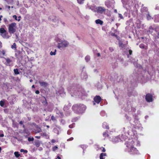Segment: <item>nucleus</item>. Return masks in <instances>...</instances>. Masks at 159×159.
I'll return each instance as SVG.
<instances>
[{"label": "nucleus", "mask_w": 159, "mask_h": 159, "mask_svg": "<svg viewBox=\"0 0 159 159\" xmlns=\"http://www.w3.org/2000/svg\"><path fill=\"white\" fill-rule=\"evenodd\" d=\"M85 59L86 62H88L89 60V56H86L85 58Z\"/></svg>", "instance_id": "nucleus-37"}, {"label": "nucleus", "mask_w": 159, "mask_h": 159, "mask_svg": "<svg viewBox=\"0 0 159 159\" xmlns=\"http://www.w3.org/2000/svg\"><path fill=\"white\" fill-rule=\"evenodd\" d=\"M75 125V123H73L72 124L70 125H69V127L70 128H72L74 127V125Z\"/></svg>", "instance_id": "nucleus-44"}, {"label": "nucleus", "mask_w": 159, "mask_h": 159, "mask_svg": "<svg viewBox=\"0 0 159 159\" xmlns=\"http://www.w3.org/2000/svg\"><path fill=\"white\" fill-rule=\"evenodd\" d=\"M95 22L97 24H99L102 25V24L103 22L100 19H98L95 20Z\"/></svg>", "instance_id": "nucleus-24"}, {"label": "nucleus", "mask_w": 159, "mask_h": 159, "mask_svg": "<svg viewBox=\"0 0 159 159\" xmlns=\"http://www.w3.org/2000/svg\"><path fill=\"white\" fill-rule=\"evenodd\" d=\"M139 47L142 49H148L147 47H145V45L143 44H141L139 45Z\"/></svg>", "instance_id": "nucleus-28"}, {"label": "nucleus", "mask_w": 159, "mask_h": 159, "mask_svg": "<svg viewBox=\"0 0 159 159\" xmlns=\"http://www.w3.org/2000/svg\"><path fill=\"white\" fill-rule=\"evenodd\" d=\"M78 2L80 4H82L84 3V0H77Z\"/></svg>", "instance_id": "nucleus-38"}, {"label": "nucleus", "mask_w": 159, "mask_h": 159, "mask_svg": "<svg viewBox=\"0 0 159 159\" xmlns=\"http://www.w3.org/2000/svg\"><path fill=\"white\" fill-rule=\"evenodd\" d=\"M145 16L147 20H148L153 19V18L152 17V16L150 15L149 12H146V14L144 15Z\"/></svg>", "instance_id": "nucleus-14"}, {"label": "nucleus", "mask_w": 159, "mask_h": 159, "mask_svg": "<svg viewBox=\"0 0 159 159\" xmlns=\"http://www.w3.org/2000/svg\"><path fill=\"white\" fill-rule=\"evenodd\" d=\"M73 137H71L68 139H67V141H71L73 139Z\"/></svg>", "instance_id": "nucleus-59"}, {"label": "nucleus", "mask_w": 159, "mask_h": 159, "mask_svg": "<svg viewBox=\"0 0 159 159\" xmlns=\"http://www.w3.org/2000/svg\"><path fill=\"white\" fill-rule=\"evenodd\" d=\"M0 33L1 34V36L4 38H9V37L7 35L8 33L4 28H0Z\"/></svg>", "instance_id": "nucleus-7"}, {"label": "nucleus", "mask_w": 159, "mask_h": 159, "mask_svg": "<svg viewBox=\"0 0 159 159\" xmlns=\"http://www.w3.org/2000/svg\"><path fill=\"white\" fill-rule=\"evenodd\" d=\"M6 62L5 63V64L7 66H10L11 63V60L9 58H5Z\"/></svg>", "instance_id": "nucleus-18"}, {"label": "nucleus", "mask_w": 159, "mask_h": 159, "mask_svg": "<svg viewBox=\"0 0 159 159\" xmlns=\"http://www.w3.org/2000/svg\"><path fill=\"white\" fill-rule=\"evenodd\" d=\"M20 18H21V16H19L18 17V18L17 19V20L18 21H20Z\"/></svg>", "instance_id": "nucleus-64"}, {"label": "nucleus", "mask_w": 159, "mask_h": 159, "mask_svg": "<svg viewBox=\"0 0 159 159\" xmlns=\"http://www.w3.org/2000/svg\"><path fill=\"white\" fill-rule=\"evenodd\" d=\"M131 62L133 63V64H134V65H135V64H136V60H132L131 61Z\"/></svg>", "instance_id": "nucleus-50"}, {"label": "nucleus", "mask_w": 159, "mask_h": 159, "mask_svg": "<svg viewBox=\"0 0 159 159\" xmlns=\"http://www.w3.org/2000/svg\"><path fill=\"white\" fill-rule=\"evenodd\" d=\"M35 93L36 94H39V90H37L35 91Z\"/></svg>", "instance_id": "nucleus-61"}, {"label": "nucleus", "mask_w": 159, "mask_h": 159, "mask_svg": "<svg viewBox=\"0 0 159 159\" xmlns=\"http://www.w3.org/2000/svg\"><path fill=\"white\" fill-rule=\"evenodd\" d=\"M56 50L55 49V51L54 52H52V51H51L50 52V55H55L56 54Z\"/></svg>", "instance_id": "nucleus-36"}, {"label": "nucleus", "mask_w": 159, "mask_h": 159, "mask_svg": "<svg viewBox=\"0 0 159 159\" xmlns=\"http://www.w3.org/2000/svg\"><path fill=\"white\" fill-rule=\"evenodd\" d=\"M109 50L110 52H112L114 51V49L112 47H110L109 48Z\"/></svg>", "instance_id": "nucleus-47"}, {"label": "nucleus", "mask_w": 159, "mask_h": 159, "mask_svg": "<svg viewBox=\"0 0 159 159\" xmlns=\"http://www.w3.org/2000/svg\"><path fill=\"white\" fill-rule=\"evenodd\" d=\"M58 93L60 94H61L64 93V90L63 89H61L58 91Z\"/></svg>", "instance_id": "nucleus-34"}, {"label": "nucleus", "mask_w": 159, "mask_h": 159, "mask_svg": "<svg viewBox=\"0 0 159 159\" xmlns=\"http://www.w3.org/2000/svg\"><path fill=\"white\" fill-rule=\"evenodd\" d=\"M81 77L82 79L83 80H86L88 78V76L87 74L84 72H83L81 73Z\"/></svg>", "instance_id": "nucleus-15"}, {"label": "nucleus", "mask_w": 159, "mask_h": 159, "mask_svg": "<svg viewBox=\"0 0 159 159\" xmlns=\"http://www.w3.org/2000/svg\"><path fill=\"white\" fill-rule=\"evenodd\" d=\"M104 113H105L104 111H102L101 113V114L102 116H104Z\"/></svg>", "instance_id": "nucleus-62"}, {"label": "nucleus", "mask_w": 159, "mask_h": 159, "mask_svg": "<svg viewBox=\"0 0 159 159\" xmlns=\"http://www.w3.org/2000/svg\"><path fill=\"white\" fill-rule=\"evenodd\" d=\"M23 132L24 133H25L28 134L29 132H28V130L27 129H24L23 130Z\"/></svg>", "instance_id": "nucleus-46"}, {"label": "nucleus", "mask_w": 159, "mask_h": 159, "mask_svg": "<svg viewBox=\"0 0 159 159\" xmlns=\"http://www.w3.org/2000/svg\"><path fill=\"white\" fill-rule=\"evenodd\" d=\"M16 24L13 22L8 25V32L10 34H13L16 31Z\"/></svg>", "instance_id": "nucleus-5"}, {"label": "nucleus", "mask_w": 159, "mask_h": 159, "mask_svg": "<svg viewBox=\"0 0 159 159\" xmlns=\"http://www.w3.org/2000/svg\"><path fill=\"white\" fill-rule=\"evenodd\" d=\"M127 148L126 149L127 151L130 154H139V152L136 148L134 147L136 144L137 146H140V143L139 141L134 139V140H129L126 141L125 143Z\"/></svg>", "instance_id": "nucleus-1"}, {"label": "nucleus", "mask_w": 159, "mask_h": 159, "mask_svg": "<svg viewBox=\"0 0 159 159\" xmlns=\"http://www.w3.org/2000/svg\"><path fill=\"white\" fill-rule=\"evenodd\" d=\"M90 9L94 11H96V7L95 6H90Z\"/></svg>", "instance_id": "nucleus-29"}, {"label": "nucleus", "mask_w": 159, "mask_h": 159, "mask_svg": "<svg viewBox=\"0 0 159 159\" xmlns=\"http://www.w3.org/2000/svg\"><path fill=\"white\" fill-rule=\"evenodd\" d=\"M156 10H159V5H157L155 8Z\"/></svg>", "instance_id": "nucleus-54"}, {"label": "nucleus", "mask_w": 159, "mask_h": 159, "mask_svg": "<svg viewBox=\"0 0 159 159\" xmlns=\"http://www.w3.org/2000/svg\"><path fill=\"white\" fill-rule=\"evenodd\" d=\"M28 141H33L34 140V138L33 137H28Z\"/></svg>", "instance_id": "nucleus-40"}, {"label": "nucleus", "mask_w": 159, "mask_h": 159, "mask_svg": "<svg viewBox=\"0 0 159 159\" xmlns=\"http://www.w3.org/2000/svg\"><path fill=\"white\" fill-rule=\"evenodd\" d=\"M114 0H107L105 2V5L109 8L113 9L114 7Z\"/></svg>", "instance_id": "nucleus-6"}, {"label": "nucleus", "mask_w": 159, "mask_h": 159, "mask_svg": "<svg viewBox=\"0 0 159 159\" xmlns=\"http://www.w3.org/2000/svg\"><path fill=\"white\" fill-rule=\"evenodd\" d=\"M11 48L12 49L14 48H16V44L15 43H14L13 45L11 46Z\"/></svg>", "instance_id": "nucleus-39"}, {"label": "nucleus", "mask_w": 159, "mask_h": 159, "mask_svg": "<svg viewBox=\"0 0 159 159\" xmlns=\"http://www.w3.org/2000/svg\"><path fill=\"white\" fill-rule=\"evenodd\" d=\"M154 21L155 22H159V15H156L155 16Z\"/></svg>", "instance_id": "nucleus-25"}, {"label": "nucleus", "mask_w": 159, "mask_h": 159, "mask_svg": "<svg viewBox=\"0 0 159 159\" xmlns=\"http://www.w3.org/2000/svg\"><path fill=\"white\" fill-rule=\"evenodd\" d=\"M118 15H119V18H120V19H124V17H123V16L121 14L119 13L118 14Z\"/></svg>", "instance_id": "nucleus-48"}, {"label": "nucleus", "mask_w": 159, "mask_h": 159, "mask_svg": "<svg viewBox=\"0 0 159 159\" xmlns=\"http://www.w3.org/2000/svg\"><path fill=\"white\" fill-rule=\"evenodd\" d=\"M14 72L15 75H18L20 74L18 69H14Z\"/></svg>", "instance_id": "nucleus-30"}, {"label": "nucleus", "mask_w": 159, "mask_h": 159, "mask_svg": "<svg viewBox=\"0 0 159 159\" xmlns=\"http://www.w3.org/2000/svg\"><path fill=\"white\" fill-rule=\"evenodd\" d=\"M86 108V106L83 104H76L72 107V110L77 114H81L84 112Z\"/></svg>", "instance_id": "nucleus-3"}, {"label": "nucleus", "mask_w": 159, "mask_h": 159, "mask_svg": "<svg viewBox=\"0 0 159 159\" xmlns=\"http://www.w3.org/2000/svg\"><path fill=\"white\" fill-rule=\"evenodd\" d=\"M54 131L55 133H57V134H59V132L58 130L57 129H54Z\"/></svg>", "instance_id": "nucleus-43"}, {"label": "nucleus", "mask_w": 159, "mask_h": 159, "mask_svg": "<svg viewBox=\"0 0 159 159\" xmlns=\"http://www.w3.org/2000/svg\"><path fill=\"white\" fill-rule=\"evenodd\" d=\"M154 30L157 32L156 28L154 29L152 26H150L148 30V32L150 34H152Z\"/></svg>", "instance_id": "nucleus-17"}, {"label": "nucleus", "mask_w": 159, "mask_h": 159, "mask_svg": "<svg viewBox=\"0 0 159 159\" xmlns=\"http://www.w3.org/2000/svg\"><path fill=\"white\" fill-rule=\"evenodd\" d=\"M101 150L103 152H105L106 151V150L103 147H101L99 146H98L97 147V150Z\"/></svg>", "instance_id": "nucleus-23"}, {"label": "nucleus", "mask_w": 159, "mask_h": 159, "mask_svg": "<svg viewBox=\"0 0 159 159\" xmlns=\"http://www.w3.org/2000/svg\"><path fill=\"white\" fill-rule=\"evenodd\" d=\"M134 122L135 123L134 125H136L138 124L139 122L138 121V118L137 116H135L134 117Z\"/></svg>", "instance_id": "nucleus-27"}, {"label": "nucleus", "mask_w": 159, "mask_h": 159, "mask_svg": "<svg viewBox=\"0 0 159 159\" xmlns=\"http://www.w3.org/2000/svg\"><path fill=\"white\" fill-rule=\"evenodd\" d=\"M60 122L63 125L65 124V121L63 119H61L60 120Z\"/></svg>", "instance_id": "nucleus-45"}, {"label": "nucleus", "mask_w": 159, "mask_h": 159, "mask_svg": "<svg viewBox=\"0 0 159 159\" xmlns=\"http://www.w3.org/2000/svg\"><path fill=\"white\" fill-rule=\"evenodd\" d=\"M4 104V102L2 101H1L0 102V105L1 107H3Z\"/></svg>", "instance_id": "nucleus-41"}, {"label": "nucleus", "mask_w": 159, "mask_h": 159, "mask_svg": "<svg viewBox=\"0 0 159 159\" xmlns=\"http://www.w3.org/2000/svg\"><path fill=\"white\" fill-rule=\"evenodd\" d=\"M120 139L119 136L113 137L112 139V142L114 143H117L120 141Z\"/></svg>", "instance_id": "nucleus-12"}, {"label": "nucleus", "mask_w": 159, "mask_h": 159, "mask_svg": "<svg viewBox=\"0 0 159 159\" xmlns=\"http://www.w3.org/2000/svg\"><path fill=\"white\" fill-rule=\"evenodd\" d=\"M16 20H17V16L16 15H14L13 16H12Z\"/></svg>", "instance_id": "nucleus-53"}, {"label": "nucleus", "mask_w": 159, "mask_h": 159, "mask_svg": "<svg viewBox=\"0 0 159 159\" xmlns=\"http://www.w3.org/2000/svg\"><path fill=\"white\" fill-rule=\"evenodd\" d=\"M145 99L146 101L149 102H152L153 101L152 95L150 93H148L146 95Z\"/></svg>", "instance_id": "nucleus-11"}, {"label": "nucleus", "mask_w": 159, "mask_h": 159, "mask_svg": "<svg viewBox=\"0 0 159 159\" xmlns=\"http://www.w3.org/2000/svg\"><path fill=\"white\" fill-rule=\"evenodd\" d=\"M65 114L66 116H69L70 114V112L69 111H66Z\"/></svg>", "instance_id": "nucleus-42"}, {"label": "nucleus", "mask_w": 159, "mask_h": 159, "mask_svg": "<svg viewBox=\"0 0 159 159\" xmlns=\"http://www.w3.org/2000/svg\"><path fill=\"white\" fill-rule=\"evenodd\" d=\"M67 134L70 135L71 134L70 130H68L67 132Z\"/></svg>", "instance_id": "nucleus-63"}, {"label": "nucleus", "mask_w": 159, "mask_h": 159, "mask_svg": "<svg viewBox=\"0 0 159 159\" xmlns=\"http://www.w3.org/2000/svg\"><path fill=\"white\" fill-rule=\"evenodd\" d=\"M22 53H23L22 51H18V59H22V58H23Z\"/></svg>", "instance_id": "nucleus-21"}, {"label": "nucleus", "mask_w": 159, "mask_h": 159, "mask_svg": "<svg viewBox=\"0 0 159 159\" xmlns=\"http://www.w3.org/2000/svg\"><path fill=\"white\" fill-rule=\"evenodd\" d=\"M95 55H96L97 57H99L100 56V53H96V52H94Z\"/></svg>", "instance_id": "nucleus-51"}, {"label": "nucleus", "mask_w": 159, "mask_h": 159, "mask_svg": "<svg viewBox=\"0 0 159 159\" xmlns=\"http://www.w3.org/2000/svg\"><path fill=\"white\" fill-rule=\"evenodd\" d=\"M42 136L47 137L48 136L47 134L46 133H43L41 134Z\"/></svg>", "instance_id": "nucleus-49"}, {"label": "nucleus", "mask_w": 159, "mask_h": 159, "mask_svg": "<svg viewBox=\"0 0 159 159\" xmlns=\"http://www.w3.org/2000/svg\"><path fill=\"white\" fill-rule=\"evenodd\" d=\"M103 135L104 137H106L108 136V134L106 132H105L103 133Z\"/></svg>", "instance_id": "nucleus-56"}, {"label": "nucleus", "mask_w": 159, "mask_h": 159, "mask_svg": "<svg viewBox=\"0 0 159 159\" xmlns=\"http://www.w3.org/2000/svg\"><path fill=\"white\" fill-rule=\"evenodd\" d=\"M5 51L4 50H2V53L3 54V55H4L5 54Z\"/></svg>", "instance_id": "nucleus-60"}, {"label": "nucleus", "mask_w": 159, "mask_h": 159, "mask_svg": "<svg viewBox=\"0 0 159 159\" xmlns=\"http://www.w3.org/2000/svg\"><path fill=\"white\" fill-rule=\"evenodd\" d=\"M102 98L99 96H96L93 98L94 101L93 102V105H95L96 103L99 104Z\"/></svg>", "instance_id": "nucleus-9"}, {"label": "nucleus", "mask_w": 159, "mask_h": 159, "mask_svg": "<svg viewBox=\"0 0 159 159\" xmlns=\"http://www.w3.org/2000/svg\"><path fill=\"white\" fill-rule=\"evenodd\" d=\"M69 43L66 40H60L57 44V46L59 49L67 47Z\"/></svg>", "instance_id": "nucleus-4"}, {"label": "nucleus", "mask_w": 159, "mask_h": 159, "mask_svg": "<svg viewBox=\"0 0 159 159\" xmlns=\"http://www.w3.org/2000/svg\"><path fill=\"white\" fill-rule=\"evenodd\" d=\"M51 119L52 120H55V117H54V116H51Z\"/></svg>", "instance_id": "nucleus-58"}, {"label": "nucleus", "mask_w": 159, "mask_h": 159, "mask_svg": "<svg viewBox=\"0 0 159 159\" xmlns=\"http://www.w3.org/2000/svg\"><path fill=\"white\" fill-rule=\"evenodd\" d=\"M79 118V117H76L73 118L72 120V122H75Z\"/></svg>", "instance_id": "nucleus-32"}, {"label": "nucleus", "mask_w": 159, "mask_h": 159, "mask_svg": "<svg viewBox=\"0 0 159 159\" xmlns=\"http://www.w3.org/2000/svg\"><path fill=\"white\" fill-rule=\"evenodd\" d=\"M48 19L50 21H52L53 22L56 23L57 22L58 23L59 22L57 16H50L48 17Z\"/></svg>", "instance_id": "nucleus-10"}, {"label": "nucleus", "mask_w": 159, "mask_h": 159, "mask_svg": "<svg viewBox=\"0 0 159 159\" xmlns=\"http://www.w3.org/2000/svg\"><path fill=\"white\" fill-rule=\"evenodd\" d=\"M71 105L70 103H69L67 105H65L63 108V110L64 111H66L68 110L71 106Z\"/></svg>", "instance_id": "nucleus-19"}, {"label": "nucleus", "mask_w": 159, "mask_h": 159, "mask_svg": "<svg viewBox=\"0 0 159 159\" xmlns=\"http://www.w3.org/2000/svg\"><path fill=\"white\" fill-rule=\"evenodd\" d=\"M58 148V147L57 146H55L53 148V150L55 151Z\"/></svg>", "instance_id": "nucleus-57"}, {"label": "nucleus", "mask_w": 159, "mask_h": 159, "mask_svg": "<svg viewBox=\"0 0 159 159\" xmlns=\"http://www.w3.org/2000/svg\"><path fill=\"white\" fill-rule=\"evenodd\" d=\"M14 154L15 156L17 158L18 157L20 156V155L19 154V152H15Z\"/></svg>", "instance_id": "nucleus-31"}, {"label": "nucleus", "mask_w": 159, "mask_h": 159, "mask_svg": "<svg viewBox=\"0 0 159 159\" xmlns=\"http://www.w3.org/2000/svg\"><path fill=\"white\" fill-rule=\"evenodd\" d=\"M3 20L4 22L6 24L7 23V22H8V21L6 18H4L3 19Z\"/></svg>", "instance_id": "nucleus-55"}, {"label": "nucleus", "mask_w": 159, "mask_h": 159, "mask_svg": "<svg viewBox=\"0 0 159 159\" xmlns=\"http://www.w3.org/2000/svg\"><path fill=\"white\" fill-rule=\"evenodd\" d=\"M60 116L62 117H63L64 116V114L62 112H60Z\"/></svg>", "instance_id": "nucleus-52"}, {"label": "nucleus", "mask_w": 159, "mask_h": 159, "mask_svg": "<svg viewBox=\"0 0 159 159\" xmlns=\"http://www.w3.org/2000/svg\"><path fill=\"white\" fill-rule=\"evenodd\" d=\"M20 152H24L25 153H26L28 152V151L27 150H24L23 149H21L20 150Z\"/></svg>", "instance_id": "nucleus-35"}, {"label": "nucleus", "mask_w": 159, "mask_h": 159, "mask_svg": "<svg viewBox=\"0 0 159 159\" xmlns=\"http://www.w3.org/2000/svg\"><path fill=\"white\" fill-rule=\"evenodd\" d=\"M39 83L40 84L41 86H43V87H46L48 85V83L44 82L42 81H39Z\"/></svg>", "instance_id": "nucleus-16"}, {"label": "nucleus", "mask_w": 159, "mask_h": 159, "mask_svg": "<svg viewBox=\"0 0 159 159\" xmlns=\"http://www.w3.org/2000/svg\"><path fill=\"white\" fill-rule=\"evenodd\" d=\"M119 45L120 47H121L122 48H123L124 46V45L120 41H119Z\"/></svg>", "instance_id": "nucleus-33"}, {"label": "nucleus", "mask_w": 159, "mask_h": 159, "mask_svg": "<svg viewBox=\"0 0 159 159\" xmlns=\"http://www.w3.org/2000/svg\"><path fill=\"white\" fill-rule=\"evenodd\" d=\"M106 156V154L105 153H101L100 155V159H104V157Z\"/></svg>", "instance_id": "nucleus-26"}, {"label": "nucleus", "mask_w": 159, "mask_h": 159, "mask_svg": "<svg viewBox=\"0 0 159 159\" xmlns=\"http://www.w3.org/2000/svg\"><path fill=\"white\" fill-rule=\"evenodd\" d=\"M106 9L103 7L99 6L96 7V11L98 13L103 14L106 11Z\"/></svg>", "instance_id": "nucleus-8"}, {"label": "nucleus", "mask_w": 159, "mask_h": 159, "mask_svg": "<svg viewBox=\"0 0 159 159\" xmlns=\"http://www.w3.org/2000/svg\"><path fill=\"white\" fill-rule=\"evenodd\" d=\"M34 145L37 147H39L40 145V142L38 140H35L34 142Z\"/></svg>", "instance_id": "nucleus-20"}, {"label": "nucleus", "mask_w": 159, "mask_h": 159, "mask_svg": "<svg viewBox=\"0 0 159 159\" xmlns=\"http://www.w3.org/2000/svg\"><path fill=\"white\" fill-rule=\"evenodd\" d=\"M102 127L104 128L107 129H109V127L108 125H107V123L106 122H104L103 123L102 125Z\"/></svg>", "instance_id": "nucleus-22"}, {"label": "nucleus", "mask_w": 159, "mask_h": 159, "mask_svg": "<svg viewBox=\"0 0 159 159\" xmlns=\"http://www.w3.org/2000/svg\"><path fill=\"white\" fill-rule=\"evenodd\" d=\"M141 12L142 13L143 15H144L146 14V12H149L148 11V8L145 7H143L141 9Z\"/></svg>", "instance_id": "nucleus-13"}, {"label": "nucleus", "mask_w": 159, "mask_h": 159, "mask_svg": "<svg viewBox=\"0 0 159 159\" xmlns=\"http://www.w3.org/2000/svg\"><path fill=\"white\" fill-rule=\"evenodd\" d=\"M68 90L72 96L74 95L80 97L87 96V94L82 88H78L75 85L70 86L68 88Z\"/></svg>", "instance_id": "nucleus-2"}]
</instances>
